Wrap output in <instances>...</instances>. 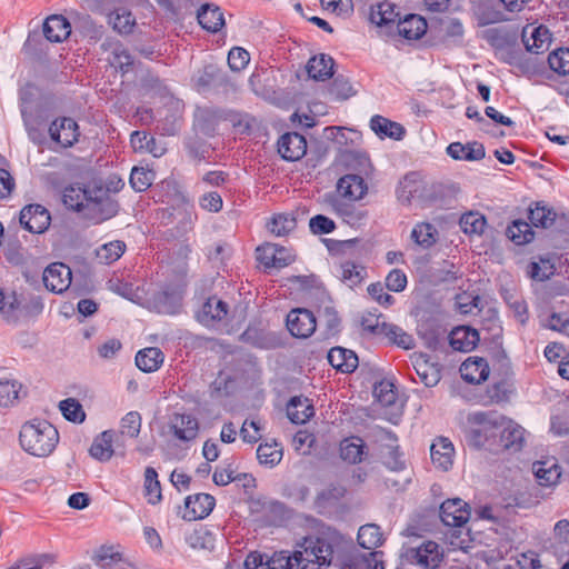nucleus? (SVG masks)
Segmentation results:
<instances>
[{
  "instance_id": "nucleus-6",
  "label": "nucleus",
  "mask_w": 569,
  "mask_h": 569,
  "mask_svg": "<svg viewBox=\"0 0 569 569\" xmlns=\"http://www.w3.org/2000/svg\"><path fill=\"white\" fill-rule=\"evenodd\" d=\"M111 67L127 73L132 70L134 60L129 50L118 40L107 38L100 46Z\"/></svg>"
},
{
  "instance_id": "nucleus-52",
  "label": "nucleus",
  "mask_w": 569,
  "mask_h": 569,
  "mask_svg": "<svg viewBox=\"0 0 569 569\" xmlns=\"http://www.w3.org/2000/svg\"><path fill=\"white\" fill-rule=\"evenodd\" d=\"M141 428V417L137 411L128 412L121 420L120 425V433L117 435L118 439L120 437H129L136 438L138 437Z\"/></svg>"
},
{
  "instance_id": "nucleus-61",
  "label": "nucleus",
  "mask_w": 569,
  "mask_h": 569,
  "mask_svg": "<svg viewBox=\"0 0 569 569\" xmlns=\"http://www.w3.org/2000/svg\"><path fill=\"white\" fill-rule=\"evenodd\" d=\"M373 396L382 406H390L396 401L393 385L387 380H382L375 385Z\"/></svg>"
},
{
  "instance_id": "nucleus-53",
  "label": "nucleus",
  "mask_w": 569,
  "mask_h": 569,
  "mask_svg": "<svg viewBox=\"0 0 569 569\" xmlns=\"http://www.w3.org/2000/svg\"><path fill=\"white\" fill-rule=\"evenodd\" d=\"M548 63L551 70L558 74L569 73V49L560 48L551 52L548 57Z\"/></svg>"
},
{
  "instance_id": "nucleus-20",
  "label": "nucleus",
  "mask_w": 569,
  "mask_h": 569,
  "mask_svg": "<svg viewBox=\"0 0 569 569\" xmlns=\"http://www.w3.org/2000/svg\"><path fill=\"white\" fill-rule=\"evenodd\" d=\"M43 36L51 42H61L71 33V26L67 18L61 14H52L43 22Z\"/></svg>"
},
{
  "instance_id": "nucleus-3",
  "label": "nucleus",
  "mask_w": 569,
  "mask_h": 569,
  "mask_svg": "<svg viewBox=\"0 0 569 569\" xmlns=\"http://www.w3.org/2000/svg\"><path fill=\"white\" fill-rule=\"evenodd\" d=\"M89 194L83 218L100 223L117 214L119 204L108 189L94 184Z\"/></svg>"
},
{
  "instance_id": "nucleus-46",
  "label": "nucleus",
  "mask_w": 569,
  "mask_h": 569,
  "mask_svg": "<svg viewBox=\"0 0 569 569\" xmlns=\"http://www.w3.org/2000/svg\"><path fill=\"white\" fill-rule=\"evenodd\" d=\"M257 458L261 465L274 467L282 459V448L277 442L261 443L257 449Z\"/></svg>"
},
{
  "instance_id": "nucleus-55",
  "label": "nucleus",
  "mask_w": 569,
  "mask_h": 569,
  "mask_svg": "<svg viewBox=\"0 0 569 569\" xmlns=\"http://www.w3.org/2000/svg\"><path fill=\"white\" fill-rule=\"evenodd\" d=\"M59 407L63 417L69 421L82 422L86 418L82 406L76 399L69 398L62 400Z\"/></svg>"
},
{
  "instance_id": "nucleus-1",
  "label": "nucleus",
  "mask_w": 569,
  "mask_h": 569,
  "mask_svg": "<svg viewBox=\"0 0 569 569\" xmlns=\"http://www.w3.org/2000/svg\"><path fill=\"white\" fill-rule=\"evenodd\" d=\"M296 566L300 569H326L333 559V545L321 535L303 537L296 543Z\"/></svg>"
},
{
  "instance_id": "nucleus-29",
  "label": "nucleus",
  "mask_w": 569,
  "mask_h": 569,
  "mask_svg": "<svg viewBox=\"0 0 569 569\" xmlns=\"http://www.w3.org/2000/svg\"><path fill=\"white\" fill-rule=\"evenodd\" d=\"M333 59L327 54L315 56L307 63V72L311 79L325 81L333 74Z\"/></svg>"
},
{
  "instance_id": "nucleus-33",
  "label": "nucleus",
  "mask_w": 569,
  "mask_h": 569,
  "mask_svg": "<svg viewBox=\"0 0 569 569\" xmlns=\"http://www.w3.org/2000/svg\"><path fill=\"white\" fill-rule=\"evenodd\" d=\"M72 20L76 31H79L83 37L94 42L102 39L104 32L103 26L97 24L89 14L74 12Z\"/></svg>"
},
{
  "instance_id": "nucleus-31",
  "label": "nucleus",
  "mask_w": 569,
  "mask_h": 569,
  "mask_svg": "<svg viewBox=\"0 0 569 569\" xmlns=\"http://www.w3.org/2000/svg\"><path fill=\"white\" fill-rule=\"evenodd\" d=\"M199 24L209 32H218L224 26L223 14L220 8L213 4H203L198 13Z\"/></svg>"
},
{
  "instance_id": "nucleus-27",
  "label": "nucleus",
  "mask_w": 569,
  "mask_h": 569,
  "mask_svg": "<svg viewBox=\"0 0 569 569\" xmlns=\"http://www.w3.org/2000/svg\"><path fill=\"white\" fill-rule=\"evenodd\" d=\"M313 415L315 408L308 398L293 397L287 405V416L293 423H306Z\"/></svg>"
},
{
  "instance_id": "nucleus-18",
  "label": "nucleus",
  "mask_w": 569,
  "mask_h": 569,
  "mask_svg": "<svg viewBox=\"0 0 569 569\" xmlns=\"http://www.w3.org/2000/svg\"><path fill=\"white\" fill-rule=\"evenodd\" d=\"M490 369L483 358L469 357L460 366L461 378L469 383H480L487 380Z\"/></svg>"
},
{
  "instance_id": "nucleus-21",
  "label": "nucleus",
  "mask_w": 569,
  "mask_h": 569,
  "mask_svg": "<svg viewBox=\"0 0 569 569\" xmlns=\"http://www.w3.org/2000/svg\"><path fill=\"white\" fill-rule=\"evenodd\" d=\"M479 342V333L469 327H457L449 335V343L453 350L469 352Z\"/></svg>"
},
{
  "instance_id": "nucleus-58",
  "label": "nucleus",
  "mask_w": 569,
  "mask_h": 569,
  "mask_svg": "<svg viewBox=\"0 0 569 569\" xmlns=\"http://www.w3.org/2000/svg\"><path fill=\"white\" fill-rule=\"evenodd\" d=\"M20 386L16 381L0 380V407H9L18 400Z\"/></svg>"
},
{
  "instance_id": "nucleus-34",
  "label": "nucleus",
  "mask_w": 569,
  "mask_h": 569,
  "mask_svg": "<svg viewBox=\"0 0 569 569\" xmlns=\"http://www.w3.org/2000/svg\"><path fill=\"white\" fill-rule=\"evenodd\" d=\"M91 190L92 186L90 184L86 188L70 186L64 189L63 203L68 208L80 212L83 216L86 211V204L89 201V192L91 193Z\"/></svg>"
},
{
  "instance_id": "nucleus-7",
  "label": "nucleus",
  "mask_w": 569,
  "mask_h": 569,
  "mask_svg": "<svg viewBox=\"0 0 569 569\" xmlns=\"http://www.w3.org/2000/svg\"><path fill=\"white\" fill-rule=\"evenodd\" d=\"M50 213L41 204L26 206L20 212V223L32 233H42L50 226Z\"/></svg>"
},
{
  "instance_id": "nucleus-24",
  "label": "nucleus",
  "mask_w": 569,
  "mask_h": 569,
  "mask_svg": "<svg viewBox=\"0 0 569 569\" xmlns=\"http://www.w3.org/2000/svg\"><path fill=\"white\" fill-rule=\"evenodd\" d=\"M447 153L455 160L477 161L485 158L486 151L478 142L467 144L452 142L447 147Z\"/></svg>"
},
{
  "instance_id": "nucleus-41",
  "label": "nucleus",
  "mask_w": 569,
  "mask_h": 569,
  "mask_svg": "<svg viewBox=\"0 0 569 569\" xmlns=\"http://www.w3.org/2000/svg\"><path fill=\"white\" fill-rule=\"evenodd\" d=\"M358 542L362 548L373 551L382 543L380 527L375 523L361 526L358 531Z\"/></svg>"
},
{
  "instance_id": "nucleus-8",
  "label": "nucleus",
  "mask_w": 569,
  "mask_h": 569,
  "mask_svg": "<svg viewBox=\"0 0 569 569\" xmlns=\"http://www.w3.org/2000/svg\"><path fill=\"white\" fill-rule=\"evenodd\" d=\"M71 277V270L67 264L54 262L44 269L42 280L48 290L61 293L69 288Z\"/></svg>"
},
{
  "instance_id": "nucleus-45",
  "label": "nucleus",
  "mask_w": 569,
  "mask_h": 569,
  "mask_svg": "<svg viewBox=\"0 0 569 569\" xmlns=\"http://www.w3.org/2000/svg\"><path fill=\"white\" fill-rule=\"evenodd\" d=\"M144 495L151 505H157L162 499L158 473L152 467H147L144 471Z\"/></svg>"
},
{
  "instance_id": "nucleus-59",
  "label": "nucleus",
  "mask_w": 569,
  "mask_h": 569,
  "mask_svg": "<svg viewBox=\"0 0 569 569\" xmlns=\"http://www.w3.org/2000/svg\"><path fill=\"white\" fill-rule=\"evenodd\" d=\"M528 272L532 279L545 281L555 273V266L548 259H540L530 263Z\"/></svg>"
},
{
  "instance_id": "nucleus-26",
  "label": "nucleus",
  "mask_w": 569,
  "mask_h": 569,
  "mask_svg": "<svg viewBox=\"0 0 569 569\" xmlns=\"http://www.w3.org/2000/svg\"><path fill=\"white\" fill-rule=\"evenodd\" d=\"M430 451L432 463L437 468L443 471H447L448 469L451 468L453 462L452 458L455 449L452 443L448 439H438L436 442L432 443Z\"/></svg>"
},
{
  "instance_id": "nucleus-47",
  "label": "nucleus",
  "mask_w": 569,
  "mask_h": 569,
  "mask_svg": "<svg viewBox=\"0 0 569 569\" xmlns=\"http://www.w3.org/2000/svg\"><path fill=\"white\" fill-rule=\"evenodd\" d=\"M507 236L516 244H525L533 239L531 224L523 220H515L507 229Z\"/></svg>"
},
{
  "instance_id": "nucleus-30",
  "label": "nucleus",
  "mask_w": 569,
  "mask_h": 569,
  "mask_svg": "<svg viewBox=\"0 0 569 569\" xmlns=\"http://www.w3.org/2000/svg\"><path fill=\"white\" fill-rule=\"evenodd\" d=\"M427 30L426 20L417 14H408L403 20L397 23L399 36L407 40H417L421 38Z\"/></svg>"
},
{
  "instance_id": "nucleus-13",
  "label": "nucleus",
  "mask_w": 569,
  "mask_h": 569,
  "mask_svg": "<svg viewBox=\"0 0 569 569\" xmlns=\"http://www.w3.org/2000/svg\"><path fill=\"white\" fill-rule=\"evenodd\" d=\"M278 152L287 161H297L307 152L306 138L297 132H288L278 140Z\"/></svg>"
},
{
  "instance_id": "nucleus-2",
  "label": "nucleus",
  "mask_w": 569,
  "mask_h": 569,
  "mask_svg": "<svg viewBox=\"0 0 569 569\" xmlns=\"http://www.w3.org/2000/svg\"><path fill=\"white\" fill-rule=\"evenodd\" d=\"M21 447L32 456L47 457L59 441L58 430L46 420H34L22 426L19 435Z\"/></svg>"
},
{
  "instance_id": "nucleus-15",
  "label": "nucleus",
  "mask_w": 569,
  "mask_h": 569,
  "mask_svg": "<svg viewBox=\"0 0 569 569\" xmlns=\"http://www.w3.org/2000/svg\"><path fill=\"white\" fill-rule=\"evenodd\" d=\"M50 137L62 147H71L78 141V124L71 118H60L54 120L49 128Z\"/></svg>"
},
{
  "instance_id": "nucleus-14",
  "label": "nucleus",
  "mask_w": 569,
  "mask_h": 569,
  "mask_svg": "<svg viewBox=\"0 0 569 569\" xmlns=\"http://www.w3.org/2000/svg\"><path fill=\"white\" fill-rule=\"evenodd\" d=\"M169 429L181 441H192L197 438L199 422L192 415L173 413L169 421Z\"/></svg>"
},
{
  "instance_id": "nucleus-44",
  "label": "nucleus",
  "mask_w": 569,
  "mask_h": 569,
  "mask_svg": "<svg viewBox=\"0 0 569 569\" xmlns=\"http://www.w3.org/2000/svg\"><path fill=\"white\" fill-rule=\"evenodd\" d=\"M366 273L365 267L357 264L353 261H346L339 267L341 280L350 288L361 283Z\"/></svg>"
},
{
  "instance_id": "nucleus-62",
  "label": "nucleus",
  "mask_w": 569,
  "mask_h": 569,
  "mask_svg": "<svg viewBox=\"0 0 569 569\" xmlns=\"http://www.w3.org/2000/svg\"><path fill=\"white\" fill-rule=\"evenodd\" d=\"M295 558H297L296 550L292 555H289L287 551L276 552L269 559L270 569H300L296 566Z\"/></svg>"
},
{
  "instance_id": "nucleus-5",
  "label": "nucleus",
  "mask_w": 569,
  "mask_h": 569,
  "mask_svg": "<svg viewBox=\"0 0 569 569\" xmlns=\"http://www.w3.org/2000/svg\"><path fill=\"white\" fill-rule=\"evenodd\" d=\"M316 327V317L308 309H293L287 316V328L296 338L306 339L310 337L315 332Z\"/></svg>"
},
{
  "instance_id": "nucleus-9",
  "label": "nucleus",
  "mask_w": 569,
  "mask_h": 569,
  "mask_svg": "<svg viewBox=\"0 0 569 569\" xmlns=\"http://www.w3.org/2000/svg\"><path fill=\"white\" fill-rule=\"evenodd\" d=\"M257 259L266 268H283L290 264L295 257L283 247L266 243L257 248Z\"/></svg>"
},
{
  "instance_id": "nucleus-36",
  "label": "nucleus",
  "mask_w": 569,
  "mask_h": 569,
  "mask_svg": "<svg viewBox=\"0 0 569 569\" xmlns=\"http://www.w3.org/2000/svg\"><path fill=\"white\" fill-rule=\"evenodd\" d=\"M529 27L522 31V41L528 51L539 53L543 50L545 46L550 39V33L547 28L539 26L531 28L530 36H528Z\"/></svg>"
},
{
  "instance_id": "nucleus-39",
  "label": "nucleus",
  "mask_w": 569,
  "mask_h": 569,
  "mask_svg": "<svg viewBox=\"0 0 569 569\" xmlns=\"http://www.w3.org/2000/svg\"><path fill=\"white\" fill-rule=\"evenodd\" d=\"M532 472L540 486H552L560 478L559 467L550 461H537L532 465Z\"/></svg>"
},
{
  "instance_id": "nucleus-40",
  "label": "nucleus",
  "mask_w": 569,
  "mask_h": 569,
  "mask_svg": "<svg viewBox=\"0 0 569 569\" xmlns=\"http://www.w3.org/2000/svg\"><path fill=\"white\" fill-rule=\"evenodd\" d=\"M528 218L533 227L549 228L555 223L557 213L552 208L538 202L529 209Z\"/></svg>"
},
{
  "instance_id": "nucleus-56",
  "label": "nucleus",
  "mask_w": 569,
  "mask_h": 569,
  "mask_svg": "<svg viewBox=\"0 0 569 569\" xmlns=\"http://www.w3.org/2000/svg\"><path fill=\"white\" fill-rule=\"evenodd\" d=\"M330 94L337 100H347L356 94V90L347 78L338 76L331 83Z\"/></svg>"
},
{
  "instance_id": "nucleus-10",
  "label": "nucleus",
  "mask_w": 569,
  "mask_h": 569,
  "mask_svg": "<svg viewBox=\"0 0 569 569\" xmlns=\"http://www.w3.org/2000/svg\"><path fill=\"white\" fill-rule=\"evenodd\" d=\"M439 516L443 525L448 527H460L468 521L470 511L463 500L456 498L442 502Z\"/></svg>"
},
{
  "instance_id": "nucleus-17",
  "label": "nucleus",
  "mask_w": 569,
  "mask_h": 569,
  "mask_svg": "<svg viewBox=\"0 0 569 569\" xmlns=\"http://www.w3.org/2000/svg\"><path fill=\"white\" fill-rule=\"evenodd\" d=\"M118 442V436L112 430H106L93 439L90 447V456L101 462L109 461L117 450L113 448V443Z\"/></svg>"
},
{
  "instance_id": "nucleus-22",
  "label": "nucleus",
  "mask_w": 569,
  "mask_h": 569,
  "mask_svg": "<svg viewBox=\"0 0 569 569\" xmlns=\"http://www.w3.org/2000/svg\"><path fill=\"white\" fill-rule=\"evenodd\" d=\"M329 363L343 373L353 372L358 367V356L355 351L342 347H333L328 352Z\"/></svg>"
},
{
  "instance_id": "nucleus-63",
  "label": "nucleus",
  "mask_w": 569,
  "mask_h": 569,
  "mask_svg": "<svg viewBox=\"0 0 569 569\" xmlns=\"http://www.w3.org/2000/svg\"><path fill=\"white\" fill-rule=\"evenodd\" d=\"M336 211L343 218L345 222L350 226H356L361 223L365 220L367 213L362 210H357L353 206L350 204H337Z\"/></svg>"
},
{
  "instance_id": "nucleus-49",
  "label": "nucleus",
  "mask_w": 569,
  "mask_h": 569,
  "mask_svg": "<svg viewBox=\"0 0 569 569\" xmlns=\"http://www.w3.org/2000/svg\"><path fill=\"white\" fill-rule=\"evenodd\" d=\"M503 299L513 312L515 318L521 323L528 320V307L525 299L517 292L506 291Z\"/></svg>"
},
{
  "instance_id": "nucleus-35",
  "label": "nucleus",
  "mask_w": 569,
  "mask_h": 569,
  "mask_svg": "<svg viewBox=\"0 0 569 569\" xmlns=\"http://www.w3.org/2000/svg\"><path fill=\"white\" fill-rule=\"evenodd\" d=\"M21 114L23 118L24 126L28 130L29 137L36 141L39 134V126L42 124L43 117L38 107H34L31 102L27 101L23 97L21 98Z\"/></svg>"
},
{
  "instance_id": "nucleus-42",
  "label": "nucleus",
  "mask_w": 569,
  "mask_h": 569,
  "mask_svg": "<svg viewBox=\"0 0 569 569\" xmlns=\"http://www.w3.org/2000/svg\"><path fill=\"white\" fill-rule=\"evenodd\" d=\"M379 335H383L391 342L403 349H410L413 347L412 337L396 325L382 322Z\"/></svg>"
},
{
  "instance_id": "nucleus-12",
  "label": "nucleus",
  "mask_w": 569,
  "mask_h": 569,
  "mask_svg": "<svg viewBox=\"0 0 569 569\" xmlns=\"http://www.w3.org/2000/svg\"><path fill=\"white\" fill-rule=\"evenodd\" d=\"M216 505L214 498L209 493L189 496L184 501L182 518L188 521L203 519L210 515Z\"/></svg>"
},
{
  "instance_id": "nucleus-64",
  "label": "nucleus",
  "mask_w": 569,
  "mask_h": 569,
  "mask_svg": "<svg viewBox=\"0 0 569 569\" xmlns=\"http://www.w3.org/2000/svg\"><path fill=\"white\" fill-rule=\"evenodd\" d=\"M250 61V54L240 47H234L229 51L228 64L232 71H241Z\"/></svg>"
},
{
  "instance_id": "nucleus-37",
  "label": "nucleus",
  "mask_w": 569,
  "mask_h": 569,
  "mask_svg": "<svg viewBox=\"0 0 569 569\" xmlns=\"http://www.w3.org/2000/svg\"><path fill=\"white\" fill-rule=\"evenodd\" d=\"M163 359V352L159 348L150 347L137 353L136 365L143 372H152L162 365Z\"/></svg>"
},
{
  "instance_id": "nucleus-28",
  "label": "nucleus",
  "mask_w": 569,
  "mask_h": 569,
  "mask_svg": "<svg viewBox=\"0 0 569 569\" xmlns=\"http://www.w3.org/2000/svg\"><path fill=\"white\" fill-rule=\"evenodd\" d=\"M365 441L359 437L346 438L340 442L339 451L343 461L356 465L360 463L367 455Z\"/></svg>"
},
{
  "instance_id": "nucleus-57",
  "label": "nucleus",
  "mask_w": 569,
  "mask_h": 569,
  "mask_svg": "<svg viewBox=\"0 0 569 569\" xmlns=\"http://www.w3.org/2000/svg\"><path fill=\"white\" fill-rule=\"evenodd\" d=\"M153 176L150 170L134 167L130 174V183L136 191L141 192L152 184Z\"/></svg>"
},
{
  "instance_id": "nucleus-48",
  "label": "nucleus",
  "mask_w": 569,
  "mask_h": 569,
  "mask_svg": "<svg viewBox=\"0 0 569 569\" xmlns=\"http://www.w3.org/2000/svg\"><path fill=\"white\" fill-rule=\"evenodd\" d=\"M460 227L465 233L481 234L486 227V218L479 212H467L460 218Z\"/></svg>"
},
{
  "instance_id": "nucleus-32",
  "label": "nucleus",
  "mask_w": 569,
  "mask_h": 569,
  "mask_svg": "<svg viewBox=\"0 0 569 569\" xmlns=\"http://www.w3.org/2000/svg\"><path fill=\"white\" fill-rule=\"evenodd\" d=\"M370 128L380 138L388 137L395 140H401L406 133L405 128L400 123L378 114L371 118Z\"/></svg>"
},
{
  "instance_id": "nucleus-19",
  "label": "nucleus",
  "mask_w": 569,
  "mask_h": 569,
  "mask_svg": "<svg viewBox=\"0 0 569 569\" xmlns=\"http://www.w3.org/2000/svg\"><path fill=\"white\" fill-rule=\"evenodd\" d=\"M525 441V430L519 425L503 417V426L499 431V442L502 448L519 451Z\"/></svg>"
},
{
  "instance_id": "nucleus-54",
  "label": "nucleus",
  "mask_w": 569,
  "mask_h": 569,
  "mask_svg": "<svg viewBox=\"0 0 569 569\" xmlns=\"http://www.w3.org/2000/svg\"><path fill=\"white\" fill-rule=\"evenodd\" d=\"M295 228L296 219L286 214L274 216L268 223L269 231L277 237L286 236Z\"/></svg>"
},
{
  "instance_id": "nucleus-38",
  "label": "nucleus",
  "mask_w": 569,
  "mask_h": 569,
  "mask_svg": "<svg viewBox=\"0 0 569 569\" xmlns=\"http://www.w3.org/2000/svg\"><path fill=\"white\" fill-rule=\"evenodd\" d=\"M108 23L118 33L130 34L136 26V18L129 10L119 8L108 14Z\"/></svg>"
},
{
  "instance_id": "nucleus-11",
  "label": "nucleus",
  "mask_w": 569,
  "mask_h": 569,
  "mask_svg": "<svg viewBox=\"0 0 569 569\" xmlns=\"http://www.w3.org/2000/svg\"><path fill=\"white\" fill-rule=\"evenodd\" d=\"M410 360L417 376L426 387L430 388L438 385L441 379L438 363L431 362L427 355L418 352L412 353Z\"/></svg>"
},
{
  "instance_id": "nucleus-50",
  "label": "nucleus",
  "mask_w": 569,
  "mask_h": 569,
  "mask_svg": "<svg viewBox=\"0 0 569 569\" xmlns=\"http://www.w3.org/2000/svg\"><path fill=\"white\" fill-rule=\"evenodd\" d=\"M411 238L419 246L430 248L437 240V230L432 224L422 222L413 228Z\"/></svg>"
},
{
  "instance_id": "nucleus-4",
  "label": "nucleus",
  "mask_w": 569,
  "mask_h": 569,
  "mask_svg": "<svg viewBox=\"0 0 569 569\" xmlns=\"http://www.w3.org/2000/svg\"><path fill=\"white\" fill-rule=\"evenodd\" d=\"M403 558L410 565L436 569L442 561L443 553L437 542L429 540L417 548L408 549L403 553Z\"/></svg>"
},
{
  "instance_id": "nucleus-25",
  "label": "nucleus",
  "mask_w": 569,
  "mask_h": 569,
  "mask_svg": "<svg viewBox=\"0 0 569 569\" xmlns=\"http://www.w3.org/2000/svg\"><path fill=\"white\" fill-rule=\"evenodd\" d=\"M227 313L228 305L216 297H211L203 303L197 317L204 326H211L214 321L222 320Z\"/></svg>"
},
{
  "instance_id": "nucleus-43",
  "label": "nucleus",
  "mask_w": 569,
  "mask_h": 569,
  "mask_svg": "<svg viewBox=\"0 0 569 569\" xmlns=\"http://www.w3.org/2000/svg\"><path fill=\"white\" fill-rule=\"evenodd\" d=\"M124 250V242L120 240H114L100 246L96 250V257L100 263L110 264L117 261L123 254Z\"/></svg>"
},
{
  "instance_id": "nucleus-16",
  "label": "nucleus",
  "mask_w": 569,
  "mask_h": 569,
  "mask_svg": "<svg viewBox=\"0 0 569 569\" xmlns=\"http://www.w3.org/2000/svg\"><path fill=\"white\" fill-rule=\"evenodd\" d=\"M468 421L472 426H478L482 433L490 441L499 436L501 426H503V416L497 412H475L469 416Z\"/></svg>"
},
{
  "instance_id": "nucleus-51",
  "label": "nucleus",
  "mask_w": 569,
  "mask_h": 569,
  "mask_svg": "<svg viewBox=\"0 0 569 569\" xmlns=\"http://www.w3.org/2000/svg\"><path fill=\"white\" fill-rule=\"evenodd\" d=\"M398 13L395 6L390 2H381L371 12V21L378 26L389 24L396 21Z\"/></svg>"
},
{
  "instance_id": "nucleus-23",
  "label": "nucleus",
  "mask_w": 569,
  "mask_h": 569,
  "mask_svg": "<svg viewBox=\"0 0 569 569\" xmlns=\"http://www.w3.org/2000/svg\"><path fill=\"white\" fill-rule=\"evenodd\" d=\"M338 192L349 200H360L367 193L368 187L362 177L346 174L337 183Z\"/></svg>"
},
{
  "instance_id": "nucleus-60",
  "label": "nucleus",
  "mask_w": 569,
  "mask_h": 569,
  "mask_svg": "<svg viewBox=\"0 0 569 569\" xmlns=\"http://www.w3.org/2000/svg\"><path fill=\"white\" fill-rule=\"evenodd\" d=\"M346 491V488L341 485H330L317 495L316 502L325 507L341 499Z\"/></svg>"
}]
</instances>
